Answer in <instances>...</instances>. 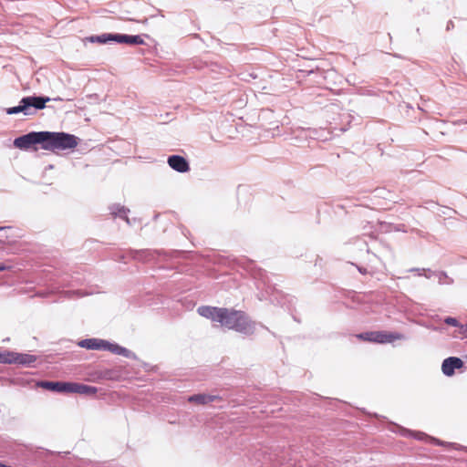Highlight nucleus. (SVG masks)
<instances>
[{
  "label": "nucleus",
  "instance_id": "obj_3",
  "mask_svg": "<svg viewBox=\"0 0 467 467\" xmlns=\"http://www.w3.org/2000/svg\"><path fill=\"white\" fill-rule=\"evenodd\" d=\"M357 337L363 341L379 343V344H386V343L394 342L395 340L401 339L402 335L399 334V333L387 332V331H370V332L358 334Z\"/></svg>",
  "mask_w": 467,
  "mask_h": 467
},
{
  "label": "nucleus",
  "instance_id": "obj_20",
  "mask_svg": "<svg viewBox=\"0 0 467 467\" xmlns=\"http://www.w3.org/2000/svg\"><path fill=\"white\" fill-rule=\"evenodd\" d=\"M1 229H2V228L0 227V230H1Z\"/></svg>",
  "mask_w": 467,
  "mask_h": 467
},
{
  "label": "nucleus",
  "instance_id": "obj_5",
  "mask_svg": "<svg viewBox=\"0 0 467 467\" xmlns=\"http://www.w3.org/2000/svg\"><path fill=\"white\" fill-rule=\"evenodd\" d=\"M78 345L88 349H104L113 353H120V350H122L118 345H112L105 340L97 338L84 339L80 341Z\"/></svg>",
  "mask_w": 467,
  "mask_h": 467
},
{
  "label": "nucleus",
  "instance_id": "obj_18",
  "mask_svg": "<svg viewBox=\"0 0 467 467\" xmlns=\"http://www.w3.org/2000/svg\"><path fill=\"white\" fill-rule=\"evenodd\" d=\"M9 267L3 263H0V271L7 270Z\"/></svg>",
  "mask_w": 467,
  "mask_h": 467
},
{
  "label": "nucleus",
  "instance_id": "obj_12",
  "mask_svg": "<svg viewBox=\"0 0 467 467\" xmlns=\"http://www.w3.org/2000/svg\"><path fill=\"white\" fill-rule=\"evenodd\" d=\"M115 41L118 43H124L128 45H143L144 40L140 36H128L116 34L114 36Z\"/></svg>",
  "mask_w": 467,
  "mask_h": 467
},
{
  "label": "nucleus",
  "instance_id": "obj_10",
  "mask_svg": "<svg viewBox=\"0 0 467 467\" xmlns=\"http://www.w3.org/2000/svg\"><path fill=\"white\" fill-rule=\"evenodd\" d=\"M49 100L48 97H26L21 99V103L26 104L27 109L34 107L36 109H43L46 107V103Z\"/></svg>",
  "mask_w": 467,
  "mask_h": 467
},
{
  "label": "nucleus",
  "instance_id": "obj_17",
  "mask_svg": "<svg viewBox=\"0 0 467 467\" xmlns=\"http://www.w3.org/2000/svg\"><path fill=\"white\" fill-rule=\"evenodd\" d=\"M461 333L462 334L463 337H467V325L462 327Z\"/></svg>",
  "mask_w": 467,
  "mask_h": 467
},
{
  "label": "nucleus",
  "instance_id": "obj_13",
  "mask_svg": "<svg viewBox=\"0 0 467 467\" xmlns=\"http://www.w3.org/2000/svg\"><path fill=\"white\" fill-rule=\"evenodd\" d=\"M218 396L207 395V394H196L188 398L189 402L204 405L214 400H219Z\"/></svg>",
  "mask_w": 467,
  "mask_h": 467
},
{
  "label": "nucleus",
  "instance_id": "obj_8",
  "mask_svg": "<svg viewBox=\"0 0 467 467\" xmlns=\"http://www.w3.org/2000/svg\"><path fill=\"white\" fill-rule=\"evenodd\" d=\"M463 365V361L461 358L451 357L443 360L441 370L444 375L451 377L454 374V370L456 368H462Z\"/></svg>",
  "mask_w": 467,
  "mask_h": 467
},
{
  "label": "nucleus",
  "instance_id": "obj_19",
  "mask_svg": "<svg viewBox=\"0 0 467 467\" xmlns=\"http://www.w3.org/2000/svg\"><path fill=\"white\" fill-rule=\"evenodd\" d=\"M0 467H12V466L5 465V464H4V463L0 462Z\"/></svg>",
  "mask_w": 467,
  "mask_h": 467
},
{
  "label": "nucleus",
  "instance_id": "obj_11",
  "mask_svg": "<svg viewBox=\"0 0 467 467\" xmlns=\"http://www.w3.org/2000/svg\"><path fill=\"white\" fill-rule=\"evenodd\" d=\"M98 392L96 387L88 386L81 383L72 382V390L71 393L83 394L88 396H94Z\"/></svg>",
  "mask_w": 467,
  "mask_h": 467
},
{
  "label": "nucleus",
  "instance_id": "obj_1",
  "mask_svg": "<svg viewBox=\"0 0 467 467\" xmlns=\"http://www.w3.org/2000/svg\"><path fill=\"white\" fill-rule=\"evenodd\" d=\"M200 316L220 323L228 329L249 334L254 330V323L244 311L233 308L203 306L197 309Z\"/></svg>",
  "mask_w": 467,
  "mask_h": 467
},
{
  "label": "nucleus",
  "instance_id": "obj_2",
  "mask_svg": "<svg viewBox=\"0 0 467 467\" xmlns=\"http://www.w3.org/2000/svg\"><path fill=\"white\" fill-rule=\"evenodd\" d=\"M77 145L78 139L74 135L64 132L43 131V150H69L74 149Z\"/></svg>",
  "mask_w": 467,
  "mask_h": 467
},
{
  "label": "nucleus",
  "instance_id": "obj_7",
  "mask_svg": "<svg viewBox=\"0 0 467 467\" xmlns=\"http://www.w3.org/2000/svg\"><path fill=\"white\" fill-rule=\"evenodd\" d=\"M37 385L45 389L56 392L71 393L72 390V382L41 381Z\"/></svg>",
  "mask_w": 467,
  "mask_h": 467
},
{
  "label": "nucleus",
  "instance_id": "obj_15",
  "mask_svg": "<svg viewBox=\"0 0 467 467\" xmlns=\"http://www.w3.org/2000/svg\"><path fill=\"white\" fill-rule=\"evenodd\" d=\"M27 109H27L26 104L20 102L19 106L8 108L6 109V113L9 114V115H12V114H16V113H19V112H23L26 115H27L28 114Z\"/></svg>",
  "mask_w": 467,
  "mask_h": 467
},
{
  "label": "nucleus",
  "instance_id": "obj_6",
  "mask_svg": "<svg viewBox=\"0 0 467 467\" xmlns=\"http://www.w3.org/2000/svg\"><path fill=\"white\" fill-rule=\"evenodd\" d=\"M32 357L28 355L18 354L10 351L0 352V363H18L26 364L32 362Z\"/></svg>",
  "mask_w": 467,
  "mask_h": 467
},
{
  "label": "nucleus",
  "instance_id": "obj_16",
  "mask_svg": "<svg viewBox=\"0 0 467 467\" xmlns=\"http://www.w3.org/2000/svg\"><path fill=\"white\" fill-rule=\"evenodd\" d=\"M445 323L450 325V326H453V327H458L459 326V322L456 318L454 317H447L445 318Z\"/></svg>",
  "mask_w": 467,
  "mask_h": 467
},
{
  "label": "nucleus",
  "instance_id": "obj_9",
  "mask_svg": "<svg viewBox=\"0 0 467 467\" xmlns=\"http://www.w3.org/2000/svg\"><path fill=\"white\" fill-rule=\"evenodd\" d=\"M168 164L171 168L179 172H186L190 170L187 161L179 155H171L168 158Z\"/></svg>",
  "mask_w": 467,
  "mask_h": 467
},
{
  "label": "nucleus",
  "instance_id": "obj_4",
  "mask_svg": "<svg viewBox=\"0 0 467 467\" xmlns=\"http://www.w3.org/2000/svg\"><path fill=\"white\" fill-rule=\"evenodd\" d=\"M36 144H41V147L43 146V131L29 132L14 140V146L20 150H27Z\"/></svg>",
  "mask_w": 467,
  "mask_h": 467
},
{
  "label": "nucleus",
  "instance_id": "obj_14",
  "mask_svg": "<svg viewBox=\"0 0 467 467\" xmlns=\"http://www.w3.org/2000/svg\"><path fill=\"white\" fill-rule=\"evenodd\" d=\"M114 36H116V34H103L101 36H92L90 39L92 42H98L100 44H105L108 41H115Z\"/></svg>",
  "mask_w": 467,
  "mask_h": 467
}]
</instances>
